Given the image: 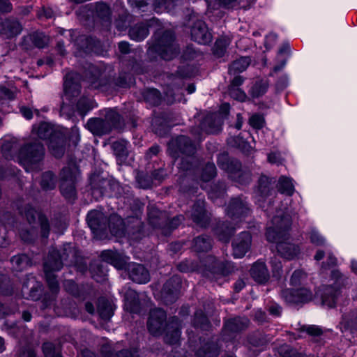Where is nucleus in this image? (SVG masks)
<instances>
[{"label": "nucleus", "mask_w": 357, "mask_h": 357, "mask_svg": "<svg viewBox=\"0 0 357 357\" xmlns=\"http://www.w3.org/2000/svg\"><path fill=\"white\" fill-rule=\"evenodd\" d=\"M296 213V209L291 206L276 208V214L271 220V225L266 233L267 241L276 243L278 254L287 259H291L300 252L298 246L289 241V230L291 224V215Z\"/></svg>", "instance_id": "obj_1"}, {"label": "nucleus", "mask_w": 357, "mask_h": 357, "mask_svg": "<svg viewBox=\"0 0 357 357\" xmlns=\"http://www.w3.org/2000/svg\"><path fill=\"white\" fill-rule=\"evenodd\" d=\"M102 172H94L89 177L91 194L96 201H99L107 192V188L112 189V178H105Z\"/></svg>", "instance_id": "obj_14"}, {"label": "nucleus", "mask_w": 357, "mask_h": 357, "mask_svg": "<svg viewBox=\"0 0 357 357\" xmlns=\"http://www.w3.org/2000/svg\"><path fill=\"white\" fill-rule=\"evenodd\" d=\"M149 33L148 25L145 23L136 24L129 30V36L131 39L136 41L143 40Z\"/></svg>", "instance_id": "obj_35"}, {"label": "nucleus", "mask_w": 357, "mask_h": 357, "mask_svg": "<svg viewBox=\"0 0 357 357\" xmlns=\"http://www.w3.org/2000/svg\"><path fill=\"white\" fill-rule=\"evenodd\" d=\"M13 285L10 278L6 274H0V294L2 296H12Z\"/></svg>", "instance_id": "obj_46"}, {"label": "nucleus", "mask_w": 357, "mask_h": 357, "mask_svg": "<svg viewBox=\"0 0 357 357\" xmlns=\"http://www.w3.org/2000/svg\"><path fill=\"white\" fill-rule=\"evenodd\" d=\"M166 319L167 314L163 310L160 308L152 310L147 321L148 330L151 335L155 336L165 332V342L170 344H176L181 336L178 319L175 317H172L168 323L166 322Z\"/></svg>", "instance_id": "obj_3"}, {"label": "nucleus", "mask_w": 357, "mask_h": 357, "mask_svg": "<svg viewBox=\"0 0 357 357\" xmlns=\"http://www.w3.org/2000/svg\"><path fill=\"white\" fill-rule=\"evenodd\" d=\"M310 242L316 245H324L326 243L325 238L315 228H312L310 231Z\"/></svg>", "instance_id": "obj_58"}, {"label": "nucleus", "mask_w": 357, "mask_h": 357, "mask_svg": "<svg viewBox=\"0 0 357 357\" xmlns=\"http://www.w3.org/2000/svg\"><path fill=\"white\" fill-rule=\"evenodd\" d=\"M220 5L225 8H234L239 6L243 9H248L256 0H217Z\"/></svg>", "instance_id": "obj_44"}, {"label": "nucleus", "mask_w": 357, "mask_h": 357, "mask_svg": "<svg viewBox=\"0 0 357 357\" xmlns=\"http://www.w3.org/2000/svg\"><path fill=\"white\" fill-rule=\"evenodd\" d=\"M93 102L94 100L86 96L80 97L76 103V109L78 114L82 116L86 115L93 109Z\"/></svg>", "instance_id": "obj_43"}, {"label": "nucleus", "mask_w": 357, "mask_h": 357, "mask_svg": "<svg viewBox=\"0 0 357 357\" xmlns=\"http://www.w3.org/2000/svg\"><path fill=\"white\" fill-rule=\"evenodd\" d=\"M191 218L192 220L199 226L206 227L209 222V217L204 209V201L198 199L194 204L192 211Z\"/></svg>", "instance_id": "obj_23"}, {"label": "nucleus", "mask_w": 357, "mask_h": 357, "mask_svg": "<svg viewBox=\"0 0 357 357\" xmlns=\"http://www.w3.org/2000/svg\"><path fill=\"white\" fill-rule=\"evenodd\" d=\"M92 11L95 17L110 24V8L107 4L102 1L97 2L93 6Z\"/></svg>", "instance_id": "obj_36"}, {"label": "nucleus", "mask_w": 357, "mask_h": 357, "mask_svg": "<svg viewBox=\"0 0 357 357\" xmlns=\"http://www.w3.org/2000/svg\"><path fill=\"white\" fill-rule=\"evenodd\" d=\"M279 355L280 357H307L301 353H298L288 345H284L280 348Z\"/></svg>", "instance_id": "obj_57"}, {"label": "nucleus", "mask_w": 357, "mask_h": 357, "mask_svg": "<svg viewBox=\"0 0 357 357\" xmlns=\"http://www.w3.org/2000/svg\"><path fill=\"white\" fill-rule=\"evenodd\" d=\"M250 210L245 199L242 197L234 198L229 202L227 213L231 220L238 222L250 214Z\"/></svg>", "instance_id": "obj_19"}, {"label": "nucleus", "mask_w": 357, "mask_h": 357, "mask_svg": "<svg viewBox=\"0 0 357 357\" xmlns=\"http://www.w3.org/2000/svg\"><path fill=\"white\" fill-rule=\"evenodd\" d=\"M86 222L94 239L110 238L109 233L112 235V213L107 216L100 210H90L86 214Z\"/></svg>", "instance_id": "obj_8"}, {"label": "nucleus", "mask_w": 357, "mask_h": 357, "mask_svg": "<svg viewBox=\"0 0 357 357\" xmlns=\"http://www.w3.org/2000/svg\"><path fill=\"white\" fill-rule=\"evenodd\" d=\"M45 149L39 139H34L23 144L18 152L20 165L32 167L40 163L45 158Z\"/></svg>", "instance_id": "obj_11"}, {"label": "nucleus", "mask_w": 357, "mask_h": 357, "mask_svg": "<svg viewBox=\"0 0 357 357\" xmlns=\"http://www.w3.org/2000/svg\"><path fill=\"white\" fill-rule=\"evenodd\" d=\"M33 45L38 48H43L47 45V39L42 33H34L30 36Z\"/></svg>", "instance_id": "obj_60"}, {"label": "nucleus", "mask_w": 357, "mask_h": 357, "mask_svg": "<svg viewBox=\"0 0 357 357\" xmlns=\"http://www.w3.org/2000/svg\"><path fill=\"white\" fill-rule=\"evenodd\" d=\"M63 262L60 250L52 248L49 250L47 259L43 263V270L59 271L63 266Z\"/></svg>", "instance_id": "obj_22"}, {"label": "nucleus", "mask_w": 357, "mask_h": 357, "mask_svg": "<svg viewBox=\"0 0 357 357\" xmlns=\"http://www.w3.org/2000/svg\"><path fill=\"white\" fill-rule=\"evenodd\" d=\"M277 188L281 194H284L289 197L291 196L295 190L293 180L284 176L280 177Z\"/></svg>", "instance_id": "obj_39"}, {"label": "nucleus", "mask_w": 357, "mask_h": 357, "mask_svg": "<svg viewBox=\"0 0 357 357\" xmlns=\"http://www.w3.org/2000/svg\"><path fill=\"white\" fill-rule=\"evenodd\" d=\"M61 252V259L63 261H68L71 254L76 253L73 250V248L70 243L63 244L62 248L59 250Z\"/></svg>", "instance_id": "obj_64"}, {"label": "nucleus", "mask_w": 357, "mask_h": 357, "mask_svg": "<svg viewBox=\"0 0 357 357\" xmlns=\"http://www.w3.org/2000/svg\"><path fill=\"white\" fill-rule=\"evenodd\" d=\"M10 262L13 269L17 272H22L32 266V259L25 253L13 256L10 259Z\"/></svg>", "instance_id": "obj_31"}, {"label": "nucleus", "mask_w": 357, "mask_h": 357, "mask_svg": "<svg viewBox=\"0 0 357 357\" xmlns=\"http://www.w3.org/2000/svg\"><path fill=\"white\" fill-rule=\"evenodd\" d=\"M268 86V82L266 79H261L253 84L249 92L253 98H258L266 92Z\"/></svg>", "instance_id": "obj_48"}, {"label": "nucleus", "mask_w": 357, "mask_h": 357, "mask_svg": "<svg viewBox=\"0 0 357 357\" xmlns=\"http://www.w3.org/2000/svg\"><path fill=\"white\" fill-rule=\"evenodd\" d=\"M87 129L95 136L101 137L112 131V107L106 110L105 119L93 117L88 119Z\"/></svg>", "instance_id": "obj_15"}, {"label": "nucleus", "mask_w": 357, "mask_h": 357, "mask_svg": "<svg viewBox=\"0 0 357 357\" xmlns=\"http://www.w3.org/2000/svg\"><path fill=\"white\" fill-rule=\"evenodd\" d=\"M216 174V167L213 163H207L202 170L201 174V180L203 181H208L211 180Z\"/></svg>", "instance_id": "obj_53"}, {"label": "nucleus", "mask_w": 357, "mask_h": 357, "mask_svg": "<svg viewBox=\"0 0 357 357\" xmlns=\"http://www.w3.org/2000/svg\"><path fill=\"white\" fill-rule=\"evenodd\" d=\"M211 248V239L208 236H198L193 241L192 249L197 252H207Z\"/></svg>", "instance_id": "obj_42"}, {"label": "nucleus", "mask_w": 357, "mask_h": 357, "mask_svg": "<svg viewBox=\"0 0 357 357\" xmlns=\"http://www.w3.org/2000/svg\"><path fill=\"white\" fill-rule=\"evenodd\" d=\"M96 312L100 319L108 321L112 319V303L105 297H100L97 301Z\"/></svg>", "instance_id": "obj_32"}, {"label": "nucleus", "mask_w": 357, "mask_h": 357, "mask_svg": "<svg viewBox=\"0 0 357 357\" xmlns=\"http://www.w3.org/2000/svg\"><path fill=\"white\" fill-rule=\"evenodd\" d=\"M94 40L93 38L86 36H79L75 40V44L84 52L93 51V44Z\"/></svg>", "instance_id": "obj_49"}, {"label": "nucleus", "mask_w": 357, "mask_h": 357, "mask_svg": "<svg viewBox=\"0 0 357 357\" xmlns=\"http://www.w3.org/2000/svg\"><path fill=\"white\" fill-rule=\"evenodd\" d=\"M181 284V280L178 276L172 277L167 281L163 287V294H167L165 299L167 301H173L178 296V292Z\"/></svg>", "instance_id": "obj_29"}, {"label": "nucleus", "mask_w": 357, "mask_h": 357, "mask_svg": "<svg viewBox=\"0 0 357 357\" xmlns=\"http://www.w3.org/2000/svg\"><path fill=\"white\" fill-rule=\"evenodd\" d=\"M236 227L229 225V224H222L221 227L217 229V234L220 240L228 242L230 236L233 234Z\"/></svg>", "instance_id": "obj_51"}, {"label": "nucleus", "mask_w": 357, "mask_h": 357, "mask_svg": "<svg viewBox=\"0 0 357 357\" xmlns=\"http://www.w3.org/2000/svg\"><path fill=\"white\" fill-rule=\"evenodd\" d=\"M340 329L342 332L346 331L347 330H351L352 333H355V331H357V321H351L347 320L346 317H343L342 321L340 322Z\"/></svg>", "instance_id": "obj_63"}, {"label": "nucleus", "mask_w": 357, "mask_h": 357, "mask_svg": "<svg viewBox=\"0 0 357 357\" xmlns=\"http://www.w3.org/2000/svg\"><path fill=\"white\" fill-rule=\"evenodd\" d=\"M82 72L75 70L68 72L63 77V93L70 102L78 97L82 91V82H86L94 89H101L112 84L109 74L106 79L101 77L107 68H80ZM110 71H108L109 73Z\"/></svg>", "instance_id": "obj_2"}, {"label": "nucleus", "mask_w": 357, "mask_h": 357, "mask_svg": "<svg viewBox=\"0 0 357 357\" xmlns=\"http://www.w3.org/2000/svg\"><path fill=\"white\" fill-rule=\"evenodd\" d=\"M89 270L92 274L96 275L97 276L102 278L106 276L109 272L107 265L102 261H100L98 260L91 261L89 264Z\"/></svg>", "instance_id": "obj_45"}, {"label": "nucleus", "mask_w": 357, "mask_h": 357, "mask_svg": "<svg viewBox=\"0 0 357 357\" xmlns=\"http://www.w3.org/2000/svg\"><path fill=\"white\" fill-rule=\"evenodd\" d=\"M16 208L18 214L24 218L29 225L35 224L36 218H38L41 238H47L49 237L51 231L50 220L41 210L36 209L31 203L17 204Z\"/></svg>", "instance_id": "obj_10"}, {"label": "nucleus", "mask_w": 357, "mask_h": 357, "mask_svg": "<svg viewBox=\"0 0 357 357\" xmlns=\"http://www.w3.org/2000/svg\"><path fill=\"white\" fill-rule=\"evenodd\" d=\"M208 318L205 316L202 310L197 311L195 314L194 325L195 327L202 329H206L208 326Z\"/></svg>", "instance_id": "obj_54"}, {"label": "nucleus", "mask_w": 357, "mask_h": 357, "mask_svg": "<svg viewBox=\"0 0 357 357\" xmlns=\"http://www.w3.org/2000/svg\"><path fill=\"white\" fill-rule=\"evenodd\" d=\"M249 320L245 317H236L228 320L224 327V335L230 336L231 334L237 333L248 326Z\"/></svg>", "instance_id": "obj_26"}, {"label": "nucleus", "mask_w": 357, "mask_h": 357, "mask_svg": "<svg viewBox=\"0 0 357 357\" xmlns=\"http://www.w3.org/2000/svg\"><path fill=\"white\" fill-rule=\"evenodd\" d=\"M176 146L181 153L186 155H192L196 149V144L195 142L186 136H179L175 140L172 141L169 146Z\"/></svg>", "instance_id": "obj_28"}, {"label": "nucleus", "mask_w": 357, "mask_h": 357, "mask_svg": "<svg viewBox=\"0 0 357 357\" xmlns=\"http://www.w3.org/2000/svg\"><path fill=\"white\" fill-rule=\"evenodd\" d=\"M230 106L228 103L221 105L218 114H210L206 117L202 123V130L208 133H215L221 130L223 118L229 111Z\"/></svg>", "instance_id": "obj_16"}, {"label": "nucleus", "mask_w": 357, "mask_h": 357, "mask_svg": "<svg viewBox=\"0 0 357 357\" xmlns=\"http://www.w3.org/2000/svg\"><path fill=\"white\" fill-rule=\"evenodd\" d=\"M132 7L137 8L142 11L152 3V7L156 13L169 12L176 5L174 0H128Z\"/></svg>", "instance_id": "obj_18"}, {"label": "nucleus", "mask_w": 357, "mask_h": 357, "mask_svg": "<svg viewBox=\"0 0 357 357\" xmlns=\"http://www.w3.org/2000/svg\"><path fill=\"white\" fill-rule=\"evenodd\" d=\"M230 43L231 40L229 37L223 36L218 38L213 47V54L218 58L222 57L225 54L227 48Z\"/></svg>", "instance_id": "obj_41"}, {"label": "nucleus", "mask_w": 357, "mask_h": 357, "mask_svg": "<svg viewBox=\"0 0 357 357\" xmlns=\"http://www.w3.org/2000/svg\"><path fill=\"white\" fill-rule=\"evenodd\" d=\"M146 102L151 105H158L161 102V95L158 90L155 89H146L143 93Z\"/></svg>", "instance_id": "obj_47"}, {"label": "nucleus", "mask_w": 357, "mask_h": 357, "mask_svg": "<svg viewBox=\"0 0 357 357\" xmlns=\"http://www.w3.org/2000/svg\"><path fill=\"white\" fill-rule=\"evenodd\" d=\"M56 177L52 171L48 170L42 174L40 185L45 191L54 190L56 187Z\"/></svg>", "instance_id": "obj_37"}, {"label": "nucleus", "mask_w": 357, "mask_h": 357, "mask_svg": "<svg viewBox=\"0 0 357 357\" xmlns=\"http://www.w3.org/2000/svg\"><path fill=\"white\" fill-rule=\"evenodd\" d=\"M273 191L271 180L266 176H261L259 180V185L255 192V197L259 206L268 213L273 212L271 199H268V197L272 195Z\"/></svg>", "instance_id": "obj_13"}, {"label": "nucleus", "mask_w": 357, "mask_h": 357, "mask_svg": "<svg viewBox=\"0 0 357 357\" xmlns=\"http://www.w3.org/2000/svg\"><path fill=\"white\" fill-rule=\"evenodd\" d=\"M79 141L80 135L78 132H70L57 128L54 132H52L46 144L50 153L55 158L60 159L64 155L67 147L76 148Z\"/></svg>", "instance_id": "obj_7"}, {"label": "nucleus", "mask_w": 357, "mask_h": 357, "mask_svg": "<svg viewBox=\"0 0 357 357\" xmlns=\"http://www.w3.org/2000/svg\"><path fill=\"white\" fill-rule=\"evenodd\" d=\"M128 145L127 142L113 143V150L115 151L117 164H130V162L127 161L128 155Z\"/></svg>", "instance_id": "obj_34"}, {"label": "nucleus", "mask_w": 357, "mask_h": 357, "mask_svg": "<svg viewBox=\"0 0 357 357\" xmlns=\"http://www.w3.org/2000/svg\"><path fill=\"white\" fill-rule=\"evenodd\" d=\"M22 290H29V298L32 301H39L43 295V285L42 282L37 281L36 278L31 276L26 278L22 283Z\"/></svg>", "instance_id": "obj_21"}, {"label": "nucleus", "mask_w": 357, "mask_h": 357, "mask_svg": "<svg viewBox=\"0 0 357 357\" xmlns=\"http://www.w3.org/2000/svg\"><path fill=\"white\" fill-rule=\"evenodd\" d=\"M252 237L249 232H241L233 241V255L235 258H242L249 250Z\"/></svg>", "instance_id": "obj_20"}, {"label": "nucleus", "mask_w": 357, "mask_h": 357, "mask_svg": "<svg viewBox=\"0 0 357 357\" xmlns=\"http://www.w3.org/2000/svg\"><path fill=\"white\" fill-rule=\"evenodd\" d=\"M45 279L49 290L53 294L56 295L60 290V286L57 280V276L54 273L55 271L43 270Z\"/></svg>", "instance_id": "obj_40"}, {"label": "nucleus", "mask_w": 357, "mask_h": 357, "mask_svg": "<svg viewBox=\"0 0 357 357\" xmlns=\"http://www.w3.org/2000/svg\"><path fill=\"white\" fill-rule=\"evenodd\" d=\"M331 278L335 287L322 286L315 294V296L321 299L322 305L328 308L335 307L340 296V288L347 285L348 282V277L337 269L332 271Z\"/></svg>", "instance_id": "obj_9"}, {"label": "nucleus", "mask_w": 357, "mask_h": 357, "mask_svg": "<svg viewBox=\"0 0 357 357\" xmlns=\"http://www.w3.org/2000/svg\"><path fill=\"white\" fill-rule=\"evenodd\" d=\"M207 271L213 274L225 275L230 273L231 264L227 262L223 264L220 262L215 257L208 256L206 264H205Z\"/></svg>", "instance_id": "obj_24"}, {"label": "nucleus", "mask_w": 357, "mask_h": 357, "mask_svg": "<svg viewBox=\"0 0 357 357\" xmlns=\"http://www.w3.org/2000/svg\"><path fill=\"white\" fill-rule=\"evenodd\" d=\"M309 280L307 273L303 269L294 271L290 278V285L296 289H285L282 291V298L288 303H303L312 300V291L305 286Z\"/></svg>", "instance_id": "obj_5"}, {"label": "nucleus", "mask_w": 357, "mask_h": 357, "mask_svg": "<svg viewBox=\"0 0 357 357\" xmlns=\"http://www.w3.org/2000/svg\"><path fill=\"white\" fill-rule=\"evenodd\" d=\"M229 93L230 96L238 101H245L247 98L245 93L238 87L229 86Z\"/></svg>", "instance_id": "obj_62"}, {"label": "nucleus", "mask_w": 357, "mask_h": 357, "mask_svg": "<svg viewBox=\"0 0 357 357\" xmlns=\"http://www.w3.org/2000/svg\"><path fill=\"white\" fill-rule=\"evenodd\" d=\"M113 266L117 269H126L130 278L139 284H144L149 281V271L144 266L136 264H128L127 259L113 250Z\"/></svg>", "instance_id": "obj_12"}, {"label": "nucleus", "mask_w": 357, "mask_h": 357, "mask_svg": "<svg viewBox=\"0 0 357 357\" xmlns=\"http://www.w3.org/2000/svg\"><path fill=\"white\" fill-rule=\"evenodd\" d=\"M202 56L201 52L195 50L192 45H188L182 54L185 60H193Z\"/></svg>", "instance_id": "obj_56"}, {"label": "nucleus", "mask_w": 357, "mask_h": 357, "mask_svg": "<svg viewBox=\"0 0 357 357\" xmlns=\"http://www.w3.org/2000/svg\"><path fill=\"white\" fill-rule=\"evenodd\" d=\"M80 174L79 165L75 161L68 162L59 174V191L67 202L73 204L77 199V177Z\"/></svg>", "instance_id": "obj_6"}, {"label": "nucleus", "mask_w": 357, "mask_h": 357, "mask_svg": "<svg viewBox=\"0 0 357 357\" xmlns=\"http://www.w3.org/2000/svg\"><path fill=\"white\" fill-rule=\"evenodd\" d=\"M179 48L175 42V36L172 31H158L154 34V40L147 50V56L151 61L160 58L170 61L178 55Z\"/></svg>", "instance_id": "obj_4"}, {"label": "nucleus", "mask_w": 357, "mask_h": 357, "mask_svg": "<svg viewBox=\"0 0 357 357\" xmlns=\"http://www.w3.org/2000/svg\"><path fill=\"white\" fill-rule=\"evenodd\" d=\"M65 289L68 293L73 297L84 300L86 298V292L82 287L73 280H68L65 283Z\"/></svg>", "instance_id": "obj_38"}, {"label": "nucleus", "mask_w": 357, "mask_h": 357, "mask_svg": "<svg viewBox=\"0 0 357 357\" xmlns=\"http://www.w3.org/2000/svg\"><path fill=\"white\" fill-rule=\"evenodd\" d=\"M189 27L192 40L201 45H206L211 43L212 35L208 31V29L204 21L192 19Z\"/></svg>", "instance_id": "obj_17"}, {"label": "nucleus", "mask_w": 357, "mask_h": 357, "mask_svg": "<svg viewBox=\"0 0 357 357\" xmlns=\"http://www.w3.org/2000/svg\"><path fill=\"white\" fill-rule=\"evenodd\" d=\"M8 228L5 224L0 221V248H6L10 245V239L8 237Z\"/></svg>", "instance_id": "obj_61"}, {"label": "nucleus", "mask_w": 357, "mask_h": 357, "mask_svg": "<svg viewBox=\"0 0 357 357\" xmlns=\"http://www.w3.org/2000/svg\"><path fill=\"white\" fill-rule=\"evenodd\" d=\"M124 301L126 310L131 313H140L141 304L137 291L131 289H127L124 295Z\"/></svg>", "instance_id": "obj_25"}, {"label": "nucleus", "mask_w": 357, "mask_h": 357, "mask_svg": "<svg viewBox=\"0 0 357 357\" xmlns=\"http://www.w3.org/2000/svg\"><path fill=\"white\" fill-rule=\"evenodd\" d=\"M56 129L51 123L41 121L39 124L33 125L31 132L36 134L40 139L47 142L50 139L52 132H54Z\"/></svg>", "instance_id": "obj_27"}, {"label": "nucleus", "mask_w": 357, "mask_h": 357, "mask_svg": "<svg viewBox=\"0 0 357 357\" xmlns=\"http://www.w3.org/2000/svg\"><path fill=\"white\" fill-rule=\"evenodd\" d=\"M41 349L44 357H59L62 356L60 352L56 351V347L52 342H45L42 344Z\"/></svg>", "instance_id": "obj_52"}, {"label": "nucleus", "mask_w": 357, "mask_h": 357, "mask_svg": "<svg viewBox=\"0 0 357 357\" xmlns=\"http://www.w3.org/2000/svg\"><path fill=\"white\" fill-rule=\"evenodd\" d=\"M250 274L254 280L259 283H264L269 278V273L265 264L259 260L253 264Z\"/></svg>", "instance_id": "obj_30"}, {"label": "nucleus", "mask_w": 357, "mask_h": 357, "mask_svg": "<svg viewBox=\"0 0 357 357\" xmlns=\"http://www.w3.org/2000/svg\"><path fill=\"white\" fill-rule=\"evenodd\" d=\"M22 26L20 22L15 20L6 19L2 23L1 32L7 38H13L20 33Z\"/></svg>", "instance_id": "obj_33"}, {"label": "nucleus", "mask_w": 357, "mask_h": 357, "mask_svg": "<svg viewBox=\"0 0 357 357\" xmlns=\"http://www.w3.org/2000/svg\"><path fill=\"white\" fill-rule=\"evenodd\" d=\"M74 266L77 271L80 272L82 273H84L88 270L87 264L84 259V258L82 256L77 255V253H74Z\"/></svg>", "instance_id": "obj_59"}, {"label": "nucleus", "mask_w": 357, "mask_h": 357, "mask_svg": "<svg viewBox=\"0 0 357 357\" xmlns=\"http://www.w3.org/2000/svg\"><path fill=\"white\" fill-rule=\"evenodd\" d=\"M179 93V89L177 87H168L165 91V100L168 104H172L176 101H180L181 98L177 97Z\"/></svg>", "instance_id": "obj_55"}, {"label": "nucleus", "mask_w": 357, "mask_h": 357, "mask_svg": "<svg viewBox=\"0 0 357 357\" xmlns=\"http://www.w3.org/2000/svg\"><path fill=\"white\" fill-rule=\"evenodd\" d=\"M290 47L288 44H284L280 49L276 56L277 65L275 67H283L287 64L289 57Z\"/></svg>", "instance_id": "obj_50"}]
</instances>
